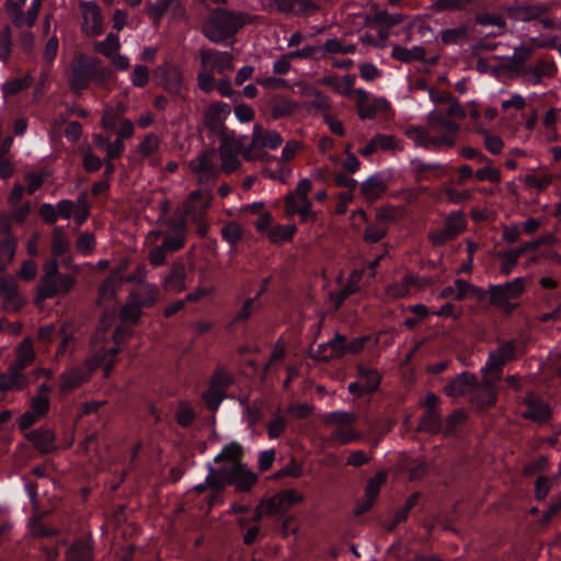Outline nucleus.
<instances>
[{
	"instance_id": "nucleus-18",
	"label": "nucleus",
	"mask_w": 561,
	"mask_h": 561,
	"mask_svg": "<svg viewBox=\"0 0 561 561\" xmlns=\"http://www.w3.org/2000/svg\"><path fill=\"white\" fill-rule=\"evenodd\" d=\"M550 10V5L543 2L519 3L507 9L510 19L516 22H531L542 18Z\"/></svg>"
},
{
	"instance_id": "nucleus-36",
	"label": "nucleus",
	"mask_w": 561,
	"mask_h": 561,
	"mask_svg": "<svg viewBox=\"0 0 561 561\" xmlns=\"http://www.w3.org/2000/svg\"><path fill=\"white\" fill-rule=\"evenodd\" d=\"M129 296L144 308H150L158 301L159 289L156 285L146 283L131 290Z\"/></svg>"
},
{
	"instance_id": "nucleus-13",
	"label": "nucleus",
	"mask_w": 561,
	"mask_h": 561,
	"mask_svg": "<svg viewBox=\"0 0 561 561\" xmlns=\"http://www.w3.org/2000/svg\"><path fill=\"white\" fill-rule=\"evenodd\" d=\"M283 142L282 136L275 130H264L260 125H254L251 142L243 151V158L248 161L261 159L264 154L257 152L260 148L276 149Z\"/></svg>"
},
{
	"instance_id": "nucleus-17",
	"label": "nucleus",
	"mask_w": 561,
	"mask_h": 561,
	"mask_svg": "<svg viewBox=\"0 0 561 561\" xmlns=\"http://www.w3.org/2000/svg\"><path fill=\"white\" fill-rule=\"evenodd\" d=\"M483 378L480 383L476 381L471 389V400L480 409L492 407L496 403L497 390L495 387L499 378L490 374H482Z\"/></svg>"
},
{
	"instance_id": "nucleus-14",
	"label": "nucleus",
	"mask_w": 561,
	"mask_h": 561,
	"mask_svg": "<svg viewBox=\"0 0 561 561\" xmlns=\"http://www.w3.org/2000/svg\"><path fill=\"white\" fill-rule=\"evenodd\" d=\"M26 0H8L4 4L5 11L16 27H32L35 25L41 7L42 0H32L31 7L27 9L26 14L23 12V5Z\"/></svg>"
},
{
	"instance_id": "nucleus-42",
	"label": "nucleus",
	"mask_w": 561,
	"mask_h": 561,
	"mask_svg": "<svg viewBox=\"0 0 561 561\" xmlns=\"http://www.w3.org/2000/svg\"><path fill=\"white\" fill-rule=\"evenodd\" d=\"M370 22L393 26L402 22V16L397 13L390 14L386 10H381L378 5L374 4L371 7L370 14L367 18V23L369 24Z\"/></svg>"
},
{
	"instance_id": "nucleus-51",
	"label": "nucleus",
	"mask_w": 561,
	"mask_h": 561,
	"mask_svg": "<svg viewBox=\"0 0 561 561\" xmlns=\"http://www.w3.org/2000/svg\"><path fill=\"white\" fill-rule=\"evenodd\" d=\"M16 248V241L12 238H7L0 243V273L5 271L8 265L13 261Z\"/></svg>"
},
{
	"instance_id": "nucleus-63",
	"label": "nucleus",
	"mask_w": 561,
	"mask_h": 561,
	"mask_svg": "<svg viewBox=\"0 0 561 561\" xmlns=\"http://www.w3.org/2000/svg\"><path fill=\"white\" fill-rule=\"evenodd\" d=\"M12 49V34L9 26H4L0 31V59L7 62L10 58Z\"/></svg>"
},
{
	"instance_id": "nucleus-54",
	"label": "nucleus",
	"mask_w": 561,
	"mask_h": 561,
	"mask_svg": "<svg viewBox=\"0 0 561 561\" xmlns=\"http://www.w3.org/2000/svg\"><path fill=\"white\" fill-rule=\"evenodd\" d=\"M308 95L312 96V100L307 103L308 110H317V111H329L331 110V100L328 95L321 93L316 89H306Z\"/></svg>"
},
{
	"instance_id": "nucleus-27",
	"label": "nucleus",
	"mask_w": 561,
	"mask_h": 561,
	"mask_svg": "<svg viewBox=\"0 0 561 561\" xmlns=\"http://www.w3.org/2000/svg\"><path fill=\"white\" fill-rule=\"evenodd\" d=\"M287 214H298L302 220H314L316 215L311 210L310 198H302L294 193H288L285 197Z\"/></svg>"
},
{
	"instance_id": "nucleus-34",
	"label": "nucleus",
	"mask_w": 561,
	"mask_h": 561,
	"mask_svg": "<svg viewBox=\"0 0 561 561\" xmlns=\"http://www.w3.org/2000/svg\"><path fill=\"white\" fill-rule=\"evenodd\" d=\"M186 271L182 263H174L170 273L163 280V288L167 290L174 291L176 294L182 293L186 288Z\"/></svg>"
},
{
	"instance_id": "nucleus-29",
	"label": "nucleus",
	"mask_w": 561,
	"mask_h": 561,
	"mask_svg": "<svg viewBox=\"0 0 561 561\" xmlns=\"http://www.w3.org/2000/svg\"><path fill=\"white\" fill-rule=\"evenodd\" d=\"M527 410L523 412L525 419L536 422H546L550 417V408L547 403L537 398L534 393H529L525 399Z\"/></svg>"
},
{
	"instance_id": "nucleus-50",
	"label": "nucleus",
	"mask_w": 561,
	"mask_h": 561,
	"mask_svg": "<svg viewBox=\"0 0 561 561\" xmlns=\"http://www.w3.org/2000/svg\"><path fill=\"white\" fill-rule=\"evenodd\" d=\"M119 39L115 34H108L104 41L94 44V50L111 58L119 49Z\"/></svg>"
},
{
	"instance_id": "nucleus-41",
	"label": "nucleus",
	"mask_w": 561,
	"mask_h": 561,
	"mask_svg": "<svg viewBox=\"0 0 561 561\" xmlns=\"http://www.w3.org/2000/svg\"><path fill=\"white\" fill-rule=\"evenodd\" d=\"M357 371L362 388H364L367 393L375 392L381 379L379 373L376 369L364 365H358Z\"/></svg>"
},
{
	"instance_id": "nucleus-2",
	"label": "nucleus",
	"mask_w": 561,
	"mask_h": 561,
	"mask_svg": "<svg viewBox=\"0 0 561 561\" xmlns=\"http://www.w3.org/2000/svg\"><path fill=\"white\" fill-rule=\"evenodd\" d=\"M256 482V476L242 463L222 466L215 469L208 465L206 483L209 489L221 492L227 484H232L238 491H249Z\"/></svg>"
},
{
	"instance_id": "nucleus-37",
	"label": "nucleus",
	"mask_w": 561,
	"mask_h": 561,
	"mask_svg": "<svg viewBox=\"0 0 561 561\" xmlns=\"http://www.w3.org/2000/svg\"><path fill=\"white\" fill-rule=\"evenodd\" d=\"M27 438L35 447L44 454L56 449L55 435L49 430H35L27 434Z\"/></svg>"
},
{
	"instance_id": "nucleus-3",
	"label": "nucleus",
	"mask_w": 561,
	"mask_h": 561,
	"mask_svg": "<svg viewBox=\"0 0 561 561\" xmlns=\"http://www.w3.org/2000/svg\"><path fill=\"white\" fill-rule=\"evenodd\" d=\"M324 426L332 427V434L327 438L329 445H346L362 438V434L355 430L357 416L345 411H335L321 415Z\"/></svg>"
},
{
	"instance_id": "nucleus-24",
	"label": "nucleus",
	"mask_w": 561,
	"mask_h": 561,
	"mask_svg": "<svg viewBox=\"0 0 561 561\" xmlns=\"http://www.w3.org/2000/svg\"><path fill=\"white\" fill-rule=\"evenodd\" d=\"M91 62L88 58H80L69 73V84L78 94L87 89L91 79Z\"/></svg>"
},
{
	"instance_id": "nucleus-22",
	"label": "nucleus",
	"mask_w": 561,
	"mask_h": 561,
	"mask_svg": "<svg viewBox=\"0 0 561 561\" xmlns=\"http://www.w3.org/2000/svg\"><path fill=\"white\" fill-rule=\"evenodd\" d=\"M229 106L221 102H215L208 106L204 116L205 126L220 137L221 131H230L224 128L222 123L229 114Z\"/></svg>"
},
{
	"instance_id": "nucleus-56",
	"label": "nucleus",
	"mask_w": 561,
	"mask_h": 561,
	"mask_svg": "<svg viewBox=\"0 0 561 561\" xmlns=\"http://www.w3.org/2000/svg\"><path fill=\"white\" fill-rule=\"evenodd\" d=\"M141 308L137 301L128 296L127 302L122 307L119 316L123 321L137 322L141 317Z\"/></svg>"
},
{
	"instance_id": "nucleus-11",
	"label": "nucleus",
	"mask_w": 561,
	"mask_h": 561,
	"mask_svg": "<svg viewBox=\"0 0 561 561\" xmlns=\"http://www.w3.org/2000/svg\"><path fill=\"white\" fill-rule=\"evenodd\" d=\"M525 289V278L517 277L512 282L503 285L490 286V300L493 305L504 308L506 311H512L516 304L513 300L517 299Z\"/></svg>"
},
{
	"instance_id": "nucleus-5",
	"label": "nucleus",
	"mask_w": 561,
	"mask_h": 561,
	"mask_svg": "<svg viewBox=\"0 0 561 561\" xmlns=\"http://www.w3.org/2000/svg\"><path fill=\"white\" fill-rule=\"evenodd\" d=\"M169 227L172 236H165L160 245H152L148 254V260L152 266H161L165 263L169 253L181 250L185 243L186 221L180 216L169 220Z\"/></svg>"
},
{
	"instance_id": "nucleus-23",
	"label": "nucleus",
	"mask_w": 561,
	"mask_h": 561,
	"mask_svg": "<svg viewBox=\"0 0 561 561\" xmlns=\"http://www.w3.org/2000/svg\"><path fill=\"white\" fill-rule=\"evenodd\" d=\"M345 355V337L341 334L327 342L318 345L312 357L318 360L329 362Z\"/></svg>"
},
{
	"instance_id": "nucleus-31",
	"label": "nucleus",
	"mask_w": 561,
	"mask_h": 561,
	"mask_svg": "<svg viewBox=\"0 0 561 561\" xmlns=\"http://www.w3.org/2000/svg\"><path fill=\"white\" fill-rule=\"evenodd\" d=\"M401 150L402 147L399 146L396 138L391 135H382L377 134L365 147L359 150L362 156L368 157L378 150Z\"/></svg>"
},
{
	"instance_id": "nucleus-30",
	"label": "nucleus",
	"mask_w": 561,
	"mask_h": 561,
	"mask_svg": "<svg viewBox=\"0 0 561 561\" xmlns=\"http://www.w3.org/2000/svg\"><path fill=\"white\" fill-rule=\"evenodd\" d=\"M427 127L432 131H446L453 135H457L459 130V125L440 110L430 112Z\"/></svg>"
},
{
	"instance_id": "nucleus-32",
	"label": "nucleus",
	"mask_w": 561,
	"mask_h": 561,
	"mask_svg": "<svg viewBox=\"0 0 561 561\" xmlns=\"http://www.w3.org/2000/svg\"><path fill=\"white\" fill-rule=\"evenodd\" d=\"M24 368L19 367L16 364H12L8 371L0 378V390L7 391L11 389H22L26 386L27 380L23 374Z\"/></svg>"
},
{
	"instance_id": "nucleus-7",
	"label": "nucleus",
	"mask_w": 561,
	"mask_h": 561,
	"mask_svg": "<svg viewBox=\"0 0 561 561\" xmlns=\"http://www.w3.org/2000/svg\"><path fill=\"white\" fill-rule=\"evenodd\" d=\"M219 141L220 169L225 173H231L241 164L238 154H243L244 149H248L247 136L237 135L234 131H221Z\"/></svg>"
},
{
	"instance_id": "nucleus-47",
	"label": "nucleus",
	"mask_w": 561,
	"mask_h": 561,
	"mask_svg": "<svg viewBox=\"0 0 561 561\" xmlns=\"http://www.w3.org/2000/svg\"><path fill=\"white\" fill-rule=\"evenodd\" d=\"M385 191L386 185L378 176H370L362 184V193L368 201L378 199Z\"/></svg>"
},
{
	"instance_id": "nucleus-48",
	"label": "nucleus",
	"mask_w": 561,
	"mask_h": 561,
	"mask_svg": "<svg viewBox=\"0 0 561 561\" xmlns=\"http://www.w3.org/2000/svg\"><path fill=\"white\" fill-rule=\"evenodd\" d=\"M242 456V446L238 443H230L222 448L220 454L215 457V462L225 461V466H232L241 463L240 457Z\"/></svg>"
},
{
	"instance_id": "nucleus-58",
	"label": "nucleus",
	"mask_w": 561,
	"mask_h": 561,
	"mask_svg": "<svg viewBox=\"0 0 561 561\" xmlns=\"http://www.w3.org/2000/svg\"><path fill=\"white\" fill-rule=\"evenodd\" d=\"M467 36L468 28L466 26L444 30L440 33L442 42L447 45L459 44L465 41Z\"/></svg>"
},
{
	"instance_id": "nucleus-55",
	"label": "nucleus",
	"mask_w": 561,
	"mask_h": 561,
	"mask_svg": "<svg viewBox=\"0 0 561 561\" xmlns=\"http://www.w3.org/2000/svg\"><path fill=\"white\" fill-rule=\"evenodd\" d=\"M296 231L294 225H279L267 230L268 239L274 243L290 240Z\"/></svg>"
},
{
	"instance_id": "nucleus-64",
	"label": "nucleus",
	"mask_w": 561,
	"mask_h": 561,
	"mask_svg": "<svg viewBox=\"0 0 561 561\" xmlns=\"http://www.w3.org/2000/svg\"><path fill=\"white\" fill-rule=\"evenodd\" d=\"M90 559L89 548L84 543L78 542L68 550L66 561H90Z\"/></svg>"
},
{
	"instance_id": "nucleus-38",
	"label": "nucleus",
	"mask_w": 561,
	"mask_h": 561,
	"mask_svg": "<svg viewBox=\"0 0 561 561\" xmlns=\"http://www.w3.org/2000/svg\"><path fill=\"white\" fill-rule=\"evenodd\" d=\"M362 277V272L354 271L348 277L347 284L337 293H330V299L334 302V309H339L343 301L352 294L358 290V282Z\"/></svg>"
},
{
	"instance_id": "nucleus-59",
	"label": "nucleus",
	"mask_w": 561,
	"mask_h": 561,
	"mask_svg": "<svg viewBox=\"0 0 561 561\" xmlns=\"http://www.w3.org/2000/svg\"><path fill=\"white\" fill-rule=\"evenodd\" d=\"M69 249V241L62 228L56 227L53 231L51 251L54 255L59 256Z\"/></svg>"
},
{
	"instance_id": "nucleus-44",
	"label": "nucleus",
	"mask_w": 561,
	"mask_h": 561,
	"mask_svg": "<svg viewBox=\"0 0 561 561\" xmlns=\"http://www.w3.org/2000/svg\"><path fill=\"white\" fill-rule=\"evenodd\" d=\"M35 358L33 342L31 337H25L16 348V362L14 364L19 367L26 368Z\"/></svg>"
},
{
	"instance_id": "nucleus-21",
	"label": "nucleus",
	"mask_w": 561,
	"mask_h": 561,
	"mask_svg": "<svg viewBox=\"0 0 561 561\" xmlns=\"http://www.w3.org/2000/svg\"><path fill=\"white\" fill-rule=\"evenodd\" d=\"M0 298L7 311H18L25 305V299L20 295L18 283L12 276L0 278Z\"/></svg>"
},
{
	"instance_id": "nucleus-39",
	"label": "nucleus",
	"mask_w": 561,
	"mask_h": 561,
	"mask_svg": "<svg viewBox=\"0 0 561 561\" xmlns=\"http://www.w3.org/2000/svg\"><path fill=\"white\" fill-rule=\"evenodd\" d=\"M412 172L415 175L416 181L427 180V172H435L434 176L439 178L438 172H445L447 167L440 163H426L419 158L411 160Z\"/></svg>"
},
{
	"instance_id": "nucleus-43",
	"label": "nucleus",
	"mask_w": 561,
	"mask_h": 561,
	"mask_svg": "<svg viewBox=\"0 0 561 561\" xmlns=\"http://www.w3.org/2000/svg\"><path fill=\"white\" fill-rule=\"evenodd\" d=\"M296 111V104L288 99L275 96L271 101V113L273 118L278 119L290 116Z\"/></svg>"
},
{
	"instance_id": "nucleus-49",
	"label": "nucleus",
	"mask_w": 561,
	"mask_h": 561,
	"mask_svg": "<svg viewBox=\"0 0 561 561\" xmlns=\"http://www.w3.org/2000/svg\"><path fill=\"white\" fill-rule=\"evenodd\" d=\"M46 512L36 513L30 518L28 527L30 531L34 537H51L57 534V529L50 526H46L42 518L46 515Z\"/></svg>"
},
{
	"instance_id": "nucleus-35",
	"label": "nucleus",
	"mask_w": 561,
	"mask_h": 561,
	"mask_svg": "<svg viewBox=\"0 0 561 561\" xmlns=\"http://www.w3.org/2000/svg\"><path fill=\"white\" fill-rule=\"evenodd\" d=\"M320 82L327 87L332 88L336 93L348 96L354 91L355 76L346 75L344 77L327 76Z\"/></svg>"
},
{
	"instance_id": "nucleus-28",
	"label": "nucleus",
	"mask_w": 561,
	"mask_h": 561,
	"mask_svg": "<svg viewBox=\"0 0 561 561\" xmlns=\"http://www.w3.org/2000/svg\"><path fill=\"white\" fill-rule=\"evenodd\" d=\"M476 383V376L471 373L463 371L456 378L451 379L445 386V393L448 397H460L468 392H471L472 387Z\"/></svg>"
},
{
	"instance_id": "nucleus-6",
	"label": "nucleus",
	"mask_w": 561,
	"mask_h": 561,
	"mask_svg": "<svg viewBox=\"0 0 561 561\" xmlns=\"http://www.w3.org/2000/svg\"><path fill=\"white\" fill-rule=\"evenodd\" d=\"M75 285V278L68 274L58 272V264L51 261L45 266V274L37 288L39 300L51 298L59 294L68 293Z\"/></svg>"
},
{
	"instance_id": "nucleus-9",
	"label": "nucleus",
	"mask_w": 561,
	"mask_h": 561,
	"mask_svg": "<svg viewBox=\"0 0 561 561\" xmlns=\"http://www.w3.org/2000/svg\"><path fill=\"white\" fill-rule=\"evenodd\" d=\"M558 72V65L552 57L543 56L527 65L517 75L525 83L530 85L545 84L546 80L552 79Z\"/></svg>"
},
{
	"instance_id": "nucleus-25",
	"label": "nucleus",
	"mask_w": 561,
	"mask_h": 561,
	"mask_svg": "<svg viewBox=\"0 0 561 561\" xmlns=\"http://www.w3.org/2000/svg\"><path fill=\"white\" fill-rule=\"evenodd\" d=\"M469 296L482 298L484 293L463 279H457L453 286L444 288L439 294L442 298H453L456 300H462Z\"/></svg>"
},
{
	"instance_id": "nucleus-61",
	"label": "nucleus",
	"mask_w": 561,
	"mask_h": 561,
	"mask_svg": "<svg viewBox=\"0 0 561 561\" xmlns=\"http://www.w3.org/2000/svg\"><path fill=\"white\" fill-rule=\"evenodd\" d=\"M121 282L117 280L115 275H111L106 278L99 289V297L101 300L114 299Z\"/></svg>"
},
{
	"instance_id": "nucleus-10",
	"label": "nucleus",
	"mask_w": 561,
	"mask_h": 561,
	"mask_svg": "<svg viewBox=\"0 0 561 561\" xmlns=\"http://www.w3.org/2000/svg\"><path fill=\"white\" fill-rule=\"evenodd\" d=\"M188 168L198 184L215 181L221 171L220 167L217 165V153L214 149L202 151L188 162Z\"/></svg>"
},
{
	"instance_id": "nucleus-26",
	"label": "nucleus",
	"mask_w": 561,
	"mask_h": 561,
	"mask_svg": "<svg viewBox=\"0 0 561 561\" xmlns=\"http://www.w3.org/2000/svg\"><path fill=\"white\" fill-rule=\"evenodd\" d=\"M92 370L88 369L85 363L83 366L72 367L64 371L60 375V391L67 392L78 388L89 379Z\"/></svg>"
},
{
	"instance_id": "nucleus-53",
	"label": "nucleus",
	"mask_w": 561,
	"mask_h": 561,
	"mask_svg": "<svg viewBox=\"0 0 561 561\" xmlns=\"http://www.w3.org/2000/svg\"><path fill=\"white\" fill-rule=\"evenodd\" d=\"M390 103L385 98H377L370 104L365 105L358 113L362 119L374 118L378 112H387Z\"/></svg>"
},
{
	"instance_id": "nucleus-8",
	"label": "nucleus",
	"mask_w": 561,
	"mask_h": 561,
	"mask_svg": "<svg viewBox=\"0 0 561 561\" xmlns=\"http://www.w3.org/2000/svg\"><path fill=\"white\" fill-rule=\"evenodd\" d=\"M158 84L168 93L185 100L184 92L187 90V83L184 70L180 65L167 62L156 69Z\"/></svg>"
},
{
	"instance_id": "nucleus-46",
	"label": "nucleus",
	"mask_w": 561,
	"mask_h": 561,
	"mask_svg": "<svg viewBox=\"0 0 561 561\" xmlns=\"http://www.w3.org/2000/svg\"><path fill=\"white\" fill-rule=\"evenodd\" d=\"M442 428L440 414L437 410H426L420 420L417 431L438 433Z\"/></svg>"
},
{
	"instance_id": "nucleus-40",
	"label": "nucleus",
	"mask_w": 561,
	"mask_h": 561,
	"mask_svg": "<svg viewBox=\"0 0 561 561\" xmlns=\"http://www.w3.org/2000/svg\"><path fill=\"white\" fill-rule=\"evenodd\" d=\"M321 56L324 55H348L354 54L357 49L355 44L345 43L336 37L327 39L322 46H319Z\"/></svg>"
},
{
	"instance_id": "nucleus-52",
	"label": "nucleus",
	"mask_w": 561,
	"mask_h": 561,
	"mask_svg": "<svg viewBox=\"0 0 561 561\" xmlns=\"http://www.w3.org/2000/svg\"><path fill=\"white\" fill-rule=\"evenodd\" d=\"M196 84L202 92L206 94L211 93L216 89L217 84V80L215 79V72L199 67V70L196 76Z\"/></svg>"
},
{
	"instance_id": "nucleus-15",
	"label": "nucleus",
	"mask_w": 561,
	"mask_h": 561,
	"mask_svg": "<svg viewBox=\"0 0 561 561\" xmlns=\"http://www.w3.org/2000/svg\"><path fill=\"white\" fill-rule=\"evenodd\" d=\"M516 357L515 343L504 342L497 348L490 352L485 366L481 369L482 374H490L495 378H501L502 367Z\"/></svg>"
},
{
	"instance_id": "nucleus-12",
	"label": "nucleus",
	"mask_w": 561,
	"mask_h": 561,
	"mask_svg": "<svg viewBox=\"0 0 561 561\" xmlns=\"http://www.w3.org/2000/svg\"><path fill=\"white\" fill-rule=\"evenodd\" d=\"M211 204V195L202 191H194L190 194L185 205V215L191 216L192 221L196 225L197 233L202 237L208 232V225L203 217L209 209Z\"/></svg>"
},
{
	"instance_id": "nucleus-45",
	"label": "nucleus",
	"mask_w": 561,
	"mask_h": 561,
	"mask_svg": "<svg viewBox=\"0 0 561 561\" xmlns=\"http://www.w3.org/2000/svg\"><path fill=\"white\" fill-rule=\"evenodd\" d=\"M425 49L422 46H415L413 48L394 46L392 48V57L397 60L404 62L423 60L425 58Z\"/></svg>"
},
{
	"instance_id": "nucleus-33",
	"label": "nucleus",
	"mask_w": 561,
	"mask_h": 561,
	"mask_svg": "<svg viewBox=\"0 0 561 561\" xmlns=\"http://www.w3.org/2000/svg\"><path fill=\"white\" fill-rule=\"evenodd\" d=\"M534 55V47L526 45V43H522L514 48V53L512 56L507 57V67L511 69L516 76L525 68L528 64V60Z\"/></svg>"
},
{
	"instance_id": "nucleus-62",
	"label": "nucleus",
	"mask_w": 561,
	"mask_h": 561,
	"mask_svg": "<svg viewBox=\"0 0 561 561\" xmlns=\"http://www.w3.org/2000/svg\"><path fill=\"white\" fill-rule=\"evenodd\" d=\"M321 7L313 0H296L293 15L310 16L320 11Z\"/></svg>"
},
{
	"instance_id": "nucleus-19",
	"label": "nucleus",
	"mask_w": 561,
	"mask_h": 561,
	"mask_svg": "<svg viewBox=\"0 0 561 561\" xmlns=\"http://www.w3.org/2000/svg\"><path fill=\"white\" fill-rule=\"evenodd\" d=\"M81 30L88 36H98L103 32V19L100 7L94 2H81Z\"/></svg>"
},
{
	"instance_id": "nucleus-57",
	"label": "nucleus",
	"mask_w": 561,
	"mask_h": 561,
	"mask_svg": "<svg viewBox=\"0 0 561 561\" xmlns=\"http://www.w3.org/2000/svg\"><path fill=\"white\" fill-rule=\"evenodd\" d=\"M243 234L242 228L239 224L230 221L221 228V237L231 247H234Z\"/></svg>"
},
{
	"instance_id": "nucleus-16",
	"label": "nucleus",
	"mask_w": 561,
	"mask_h": 561,
	"mask_svg": "<svg viewBox=\"0 0 561 561\" xmlns=\"http://www.w3.org/2000/svg\"><path fill=\"white\" fill-rule=\"evenodd\" d=\"M199 67L209 71L222 73L233 68L232 55L229 51H220L211 48H201L198 51Z\"/></svg>"
},
{
	"instance_id": "nucleus-1",
	"label": "nucleus",
	"mask_w": 561,
	"mask_h": 561,
	"mask_svg": "<svg viewBox=\"0 0 561 561\" xmlns=\"http://www.w3.org/2000/svg\"><path fill=\"white\" fill-rule=\"evenodd\" d=\"M252 21L253 16L247 13L216 9L210 12L202 32L210 42L219 44L232 37L244 24Z\"/></svg>"
},
{
	"instance_id": "nucleus-4",
	"label": "nucleus",
	"mask_w": 561,
	"mask_h": 561,
	"mask_svg": "<svg viewBox=\"0 0 561 561\" xmlns=\"http://www.w3.org/2000/svg\"><path fill=\"white\" fill-rule=\"evenodd\" d=\"M111 322L107 318L101 320L100 327L96 329L91 340V352L92 355L85 360V365L89 370H94L98 367L103 368L104 377L110 376L116 362V356L119 353L118 347H111L104 350L102 346L103 341L106 336V331L110 328Z\"/></svg>"
},
{
	"instance_id": "nucleus-20",
	"label": "nucleus",
	"mask_w": 561,
	"mask_h": 561,
	"mask_svg": "<svg viewBox=\"0 0 561 561\" xmlns=\"http://www.w3.org/2000/svg\"><path fill=\"white\" fill-rule=\"evenodd\" d=\"M304 496L294 489L282 491L266 501V514L270 516L286 513L294 505L302 502Z\"/></svg>"
},
{
	"instance_id": "nucleus-60",
	"label": "nucleus",
	"mask_w": 561,
	"mask_h": 561,
	"mask_svg": "<svg viewBox=\"0 0 561 561\" xmlns=\"http://www.w3.org/2000/svg\"><path fill=\"white\" fill-rule=\"evenodd\" d=\"M405 135L410 138L416 147L428 148L430 137L427 131L422 126H411L405 130Z\"/></svg>"
}]
</instances>
